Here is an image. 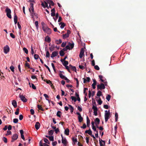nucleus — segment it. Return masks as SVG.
<instances>
[{"instance_id":"obj_39","label":"nucleus","mask_w":146,"mask_h":146,"mask_svg":"<svg viewBox=\"0 0 146 146\" xmlns=\"http://www.w3.org/2000/svg\"><path fill=\"white\" fill-rule=\"evenodd\" d=\"M56 43L57 44H60L62 42V40L60 39L58 40H56Z\"/></svg>"},{"instance_id":"obj_16","label":"nucleus","mask_w":146,"mask_h":146,"mask_svg":"<svg viewBox=\"0 0 146 146\" xmlns=\"http://www.w3.org/2000/svg\"><path fill=\"white\" fill-rule=\"evenodd\" d=\"M62 142L64 145L66 146L68 142L65 138H64V139H62Z\"/></svg>"},{"instance_id":"obj_49","label":"nucleus","mask_w":146,"mask_h":146,"mask_svg":"<svg viewBox=\"0 0 146 146\" xmlns=\"http://www.w3.org/2000/svg\"><path fill=\"white\" fill-rule=\"evenodd\" d=\"M74 80H75L76 81V84H77V86L76 87H78L79 86V81L78 80L77 78H74Z\"/></svg>"},{"instance_id":"obj_32","label":"nucleus","mask_w":146,"mask_h":146,"mask_svg":"<svg viewBox=\"0 0 146 146\" xmlns=\"http://www.w3.org/2000/svg\"><path fill=\"white\" fill-rule=\"evenodd\" d=\"M100 122V120L98 118H96L95 119V124L96 123L98 124H99Z\"/></svg>"},{"instance_id":"obj_21","label":"nucleus","mask_w":146,"mask_h":146,"mask_svg":"<svg viewBox=\"0 0 146 146\" xmlns=\"http://www.w3.org/2000/svg\"><path fill=\"white\" fill-rule=\"evenodd\" d=\"M12 104L14 107L16 108L17 107V103L16 101L15 100H13L12 102Z\"/></svg>"},{"instance_id":"obj_35","label":"nucleus","mask_w":146,"mask_h":146,"mask_svg":"<svg viewBox=\"0 0 146 146\" xmlns=\"http://www.w3.org/2000/svg\"><path fill=\"white\" fill-rule=\"evenodd\" d=\"M78 121L80 122H81L83 120V118L81 116H78Z\"/></svg>"},{"instance_id":"obj_7","label":"nucleus","mask_w":146,"mask_h":146,"mask_svg":"<svg viewBox=\"0 0 146 146\" xmlns=\"http://www.w3.org/2000/svg\"><path fill=\"white\" fill-rule=\"evenodd\" d=\"M99 141L100 146H104L105 145V142L103 140L99 138Z\"/></svg>"},{"instance_id":"obj_14","label":"nucleus","mask_w":146,"mask_h":146,"mask_svg":"<svg viewBox=\"0 0 146 146\" xmlns=\"http://www.w3.org/2000/svg\"><path fill=\"white\" fill-rule=\"evenodd\" d=\"M70 68L73 71L76 72V69L75 66H73L72 65L70 64L69 65Z\"/></svg>"},{"instance_id":"obj_4","label":"nucleus","mask_w":146,"mask_h":146,"mask_svg":"<svg viewBox=\"0 0 146 146\" xmlns=\"http://www.w3.org/2000/svg\"><path fill=\"white\" fill-rule=\"evenodd\" d=\"M5 12L6 13V15L9 18L11 19L12 18L11 15V11L10 9L7 8L5 9Z\"/></svg>"},{"instance_id":"obj_56","label":"nucleus","mask_w":146,"mask_h":146,"mask_svg":"<svg viewBox=\"0 0 146 146\" xmlns=\"http://www.w3.org/2000/svg\"><path fill=\"white\" fill-rule=\"evenodd\" d=\"M80 127L82 128L85 129L86 127V126L85 123H84L82 126H81Z\"/></svg>"},{"instance_id":"obj_34","label":"nucleus","mask_w":146,"mask_h":146,"mask_svg":"<svg viewBox=\"0 0 146 146\" xmlns=\"http://www.w3.org/2000/svg\"><path fill=\"white\" fill-rule=\"evenodd\" d=\"M92 109L94 110V111H98V109L96 106H94V104H92Z\"/></svg>"},{"instance_id":"obj_63","label":"nucleus","mask_w":146,"mask_h":146,"mask_svg":"<svg viewBox=\"0 0 146 146\" xmlns=\"http://www.w3.org/2000/svg\"><path fill=\"white\" fill-rule=\"evenodd\" d=\"M55 132L56 133H58V132H59V130L58 128H56L55 130Z\"/></svg>"},{"instance_id":"obj_45","label":"nucleus","mask_w":146,"mask_h":146,"mask_svg":"<svg viewBox=\"0 0 146 146\" xmlns=\"http://www.w3.org/2000/svg\"><path fill=\"white\" fill-rule=\"evenodd\" d=\"M64 54L65 53L63 50H61L60 52V54L61 56H63Z\"/></svg>"},{"instance_id":"obj_40","label":"nucleus","mask_w":146,"mask_h":146,"mask_svg":"<svg viewBox=\"0 0 146 146\" xmlns=\"http://www.w3.org/2000/svg\"><path fill=\"white\" fill-rule=\"evenodd\" d=\"M62 36L63 38H66L68 37L69 36V35H68V34H66V33L63 35Z\"/></svg>"},{"instance_id":"obj_52","label":"nucleus","mask_w":146,"mask_h":146,"mask_svg":"<svg viewBox=\"0 0 146 146\" xmlns=\"http://www.w3.org/2000/svg\"><path fill=\"white\" fill-rule=\"evenodd\" d=\"M54 131L52 130H51L49 131V134L50 135H52Z\"/></svg>"},{"instance_id":"obj_9","label":"nucleus","mask_w":146,"mask_h":146,"mask_svg":"<svg viewBox=\"0 0 146 146\" xmlns=\"http://www.w3.org/2000/svg\"><path fill=\"white\" fill-rule=\"evenodd\" d=\"M18 138V135L16 134L13 135L12 136V140L11 141L12 142H13L14 141L16 140Z\"/></svg>"},{"instance_id":"obj_8","label":"nucleus","mask_w":146,"mask_h":146,"mask_svg":"<svg viewBox=\"0 0 146 146\" xmlns=\"http://www.w3.org/2000/svg\"><path fill=\"white\" fill-rule=\"evenodd\" d=\"M19 97L21 98V100L24 102H26L27 101V100L23 95H20Z\"/></svg>"},{"instance_id":"obj_59","label":"nucleus","mask_w":146,"mask_h":146,"mask_svg":"<svg viewBox=\"0 0 146 146\" xmlns=\"http://www.w3.org/2000/svg\"><path fill=\"white\" fill-rule=\"evenodd\" d=\"M18 121V120L17 119H13V121L15 123H17Z\"/></svg>"},{"instance_id":"obj_31","label":"nucleus","mask_w":146,"mask_h":146,"mask_svg":"<svg viewBox=\"0 0 146 146\" xmlns=\"http://www.w3.org/2000/svg\"><path fill=\"white\" fill-rule=\"evenodd\" d=\"M72 140L74 143V144H73L74 145L77 142V140L76 138L73 137L72 138Z\"/></svg>"},{"instance_id":"obj_57","label":"nucleus","mask_w":146,"mask_h":146,"mask_svg":"<svg viewBox=\"0 0 146 146\" xmlns=\"http://www.w3.org/2000/svg\"><path fill=\"white\" fill-rule=\"evenodd\" d=\"M10 69L12 71V72H14V66H11L10 68Z\"/></svg>"},{"instance_id":"obj_61","label":"nucleus","mask_w":146,"mask_h":146,"mask_svg":"<svg viewBox=\"0 0 146 146\" xmlns=\"http://www.w3.org/2000/svg\"><path fill=\"white\" fill-rule=\"evenodd\" d=\"M30 112H31V114L32 115H33L34 114V113H35L33 109H31L30 110Z\"/></svg>"},{"instance_id":"obj_51","label":"nucleus","mask_w":146,"mask_h":146,"mask_svg":"<svg viewBox=\"0 0 146 146\" xmlns=\"http://www.w3.org/2000/svg\"><path fill=\"white\" fill-rule=\"evenodd\" d=\"M40 146H46V143H44L42 144V141H41L39 143Z\"/></svg>"},{"instance_id":"obj_62","label":"nucleus","mask_w":146,"mask_h":146,"mask_svg":"<svg viewBox=\"0 0 146 146\" xmlns=\"http://www.w3.org/2000/svg\"><path fill=\"white\" fill-rule=\"evenodd\" d=\"M50 56L49 52L48 51L46 52V57H49Z\"/></svg>"},{"instance_id":"obj_44","label":"nucleus","mask_w":146,"mask_h":146,"mask_svg":"<svg viewBox=\"0 0 146 146\" xmlns=\"http://www.w3.org/2000/svg\"><path fill=\"white\" fill-rule=\"evenodd\" d=\"M71 98L72 100L74 101V102H76L77 101V99L75 97L71 96Z\"/></svg>"},{"instance_id":"obj_53","label":"nucleus","mask_w":146,"mask_h":146,"mask_svg":"<svg viewBox=\"0 0 146 146\" xmlns=\"http://www.w3.org/2000/svg\"><path fill=\"white\" fill-rule=\"evenodd\" d=\"M87 124H90V121L88 116H87Z\"/></svg>"},{"instance_id":"obj_3","label":"nucleus","mask_w":146,"mask_h":146,"mask_svg":"<svg viewBox=\"0 0 146 146\" xmlns=\"http://www.w3.org/2000/svg\"><path fill=\"white\" fill-rule=\"evenodd\" d=\"M110 111H108L107 110L105 111V122H107L109 119L110 116Z\"/></svg>"},{"instance_id":"obj_33","label":"nucleus","mask_w":146,"mask_h":146,"mask_svg":"<svg viewBox=\"0 0 146 146\" xmlns=\"http://www.w3.org/2000/svg\"><path fill=\"white\" fill-rule=\"evenodd\" d=\"M59 24L60 25L61 24L60 27L61 29L63 28L65 25V24L64 23L62 22L59 23Z\"/></svg>"},{"instance_id":"obj_18","label":"nucleus","mask_w":146,"mask_h":146,"mask_svg":"<svg viewBox=\"0 0 146 146\" xmlns=\"http://www.w3.org/2000/svg\"><path fill=\"white\" fill-rule=\"evenodd\" d=\"M93 83L92 84V87L94 89H95L96 88L95 86L97 84V82L95 79H93Z\"/></svg>"},{"instance_id":"obj_47","label":"nucleus","mask_w":146,"mask_h":146,"mask_svg":"<svg viewBox=\"0 0 146 146\" xmlns=\"http://www.w3.org/2000/svg\"><path fill=\"white\" fill-rule=\"evenodd\" d=\"M66 42H63L61 44V46L62 47H64L66 45Z\"/></svg>"},{"instance_id":"obj_12","label":"nucleus","mask_w":146,"mask_h":146,"mask_svg":"<svg viewBox=\"0 0 146 146\" xmlns=\"http://www.w3.org/2000/svg\"><path fill=\"white\" fill-rule=\"evenodd\" d=\"M60 72L59 74V76L62 79H65V78H66L65 76H64L61 73V72L64 73V72L63 71H60Z\"/></svg>"},{"instance_id":"obj_58","label":"nucleus","mask_w":146,"mask_h":146,"mask_svg":"<svg viewBox=\"0 0 146 146\" xmlns=\"http://www.w3.org/2000/svg\"><path fill=\"white\" fill-rule=\"evenodd\" d=\"M38 21H36L35 22V24L36 26V28L37 29H38Z\"/></svg>"},{"instance_id":"obj_28","label":"nucleus","mask_w":146,"mask_h":146,"mask_svg":"<svg viewBox=\"0 0 146 146\" xmlns=\"http://www.w3.org/2000/svg\"><path fill=\"white\" fill-rule=\"evenodd\" d=\"M41 5L45 9L46 8V1H44V2H43L42 1H41Z\"/></svg>"},{"instance_id":"obj_10","label":"nucleus","mask_w":146,"mask_h":146,"mask_svg":"<svg viewBox=\"0 0 146 146\" xmlns=\"http://www.w3.org/2000/svg\"><path fill=\"white\" fill-rule=\"evenodd\" d=\"M84 49L82 48L80 53V54H79V57L80 58H82L83 56V55H84Z\"/></svg>"},{"instance_id":"obj_42","label":"nucleus","mask_w":146,"mask_h":146,"mask_svg":"<svg viewBox=\"0 0 146 146\" xmlns=\"http://www.w3.org/2000/svg\"><path fill=\"white\" fill-rule=\"evenodd\" d=\"M88 90V89L87 88H84V94H85V96H87V93L86 92V91Z\"/></svg>"},{"instance_id":"obj_55","label":"nucleus","mask_w":146,"mask_h":146,"mask_svg":"<svg viewBox=\"0 0 146 146\" xmlns=\"http://www.w3.org/2000/svg\"><path fill=\"white\" fill-rule=\"evenodd\" d=\"M19 109L17 108L16 110V111L15 112V114L16 115H18L19 113Z\"/></svg>"},{"instance_id":"obj_60","label":"nucleus","mask_w":146,"mask_h":146,"mask_svg":"<svg viewBox=\"0 0 146 146\" xmlns=\"http://www.w3.org/2000/svg\"><path fill=\"white\" fill-rule=\"evenodd\" d=\"M3 140L5 143H7V139L6 137H4L3 138Z\"/></svg>"},{"instance_id":"obj_64","label":"nucleus","mask_w":146,"mask_h":146,"mask_svg":"<svg viewBox=\"0 0 146 146\" xmlns=\"http://www.w3.org/2000/svg\"><path fill=\"white\" fill-rule=\"evenodd\" d=\"M10 36L12 38H15V35L12 33H10Z\"/></svg>"},{"instance_id":"obj_54","label":"nucleus","mask_w":146,"mask_h":146,"mask_svg":"<svg viewBox=\"0 0 146 146\" xmlns=\"http://www.w3.org/2000/svg\"><path fill=\"white\" fill-rule=\"evenodd\" d=\"M94 68L96 70H100L99 67L97 65H95V66H94Z\"/></svg>"},{"instance_id":"obj_25","label":"nucleus","mask_w":146,"mask_h":146,"mask_svg":"<svg viewBox=\"0 0 146 146\" xmlns=\"http://www.w3.org/2000/svg\"><path fill=\"white\" fill-rule=\"evenodd\" d=\"M51 41L50 38L48 36H46V42L50 43Z\"/></svg>"},{"instance_id":"obj_23","label":"nucleus","mask_w":146,"mask_h":146,"mask_svg":"<svg viewBox=\"0 0 146 146\" xmlns=\"http://www.w3.org/2000/svg\"><path fill=\"white\" fill-rule=\"evenodd\" d=\"M69 130L68 128L66 129L64 131V133L67 135H69Z\"/></svg>"},{"instance_id":"obj_17","label":"nucleus","mask_w":146,"mask_h":146,"mask_svg":"<svg viewBox=\"0 0 146 146\" xmlns=\"http://www.w3.org/2000/svg\"><path fill=\"white\" fill-rule=\"evenodd\" d=\"M46 83H47L50 85L51 87L52 88H54V87L53 86L52 84V82L49 80H46Z\"/></svg>"},{"instance_id":"obj_48","label":"nucleus","mask_w":146,"mask_h":146,"mask_svg":"<svg viewBox=\"0 0 146 146\" xmlns=\"http://www.w3.org/2000/svg\"><path fill=\"white\" fill-rule=\"evenodd\" d=\"M23 50L24 51L26 54H27L28 53V50L25 47L23 48Z\"/></svg>"},{"instance_id":"obj_38","label":"nucleus","mask_w":146,"mask_h":146,"mask_svg":"<svg viewBox=\"0 0 146 146\" xmlns=\"http://www.w3.org/2000/svg\"><path fill=\"white\" fill-rule=\"evenodd\" d=\"M61 113V112L60 111H58L56 113V115L58 117H61V114H60Z\"/></svg>"},{"instance_id":"obj_5","label":"nucleus","mask_w":146,"mask_h":146,"mask_svg":"<svg viewBox=\"0 0 146 146\" xmlns=\"http://www.w3.org/2000/svg\"><path fill=\"white\" fill-rule=\"evenodd\" d=\"M105 88V85L101 83L100 84H98L97 86V88L98 90L99 89L101 90L102 89H104Z\"/></svg>"},{"instance_id":"obj_37","label":"nucleus","mask_w":146,"mask_h":146,"mask_svg":"<svg viewBox=\"0 0 146 146\" xmlns=\"http://www.w3.org/2000/svg\"><path fill=\"white\" fill-rule=\"evenodd\" d=\"M111 97V95L109 94H108L106 96V99L108 100V101H109Z\"/></svg>"},{"instance_id":"obj_22","label":"nucleus","mask_w":146,"mask_h":146,"mask_svg":"<svg viewBox=\"0 0 146 146\" xmlns=\"http://www.w3.org/2000/svg\"><path fill=\"white\" fill-rule=\"evenodd\" d=\"M68 106L70 108V112L72 113L74 110L73 107L71 105L68 104Z\"/></svg>"},{"instance_id":"obj_29","label":"nucleus","mask_w":146,"mask_h":146,"mask_svg":"<svg viewBox=\"0 0 146 146\" xmlns=\"http://www.w3.org/2000/svg\"><path fill=\"white\" fill-rule=\"evenodd\" d=\"M43 29V30L45 32L46 31V28L44 27L45 23L44 22H42L41 23Z\"/></svg>"},{"instance_id":"obj_20","label":"nucleus","mask_w":146,"mask_h":146,"mask_svg":"<svg viewBox=\"0 0 146 146\" xmlns=\"http://www.w3.org/2000/svg\"><path fill=\"white\" fill-rule=\"evenodd\" d=\"M51 16L52 17H54L55 15V10L54 8L53 9L51 10Z\"/></svg>"},{"instance_id":"obj_26","label":"nucleus","mask_w":146,"mask_h":146,"mask_svg":"<svg viewBox=\"0 0 146 146\" xmlns=\"http://www.w3.org/2000/svg\"><path fill=\"white\" fill-rule=\"evenodd\" d=\"M58 15H59L58 13H57L56 14V15H55V17H53V18L54 19V20L55 22H56V20L58 17Z\"/></svg>"},{"instance_id":"obj_41","label":"nucleus","mask_w":146,"mask_h":146,"mask_svg":"<svg viewBox=\"0 0 146 146\" xmlns=\"http://www.w3.org/2000/svg\"><path fill=\"white\" fill-rule=\"evenodd\" d=\"M68 44V45H69V46H70L71 49H72L73 48L74 45V44L73 43L71 44L70 42H69Z\"/></svg>"},{"instance_id":"obj_30","label":"nucleus","mask_w":146,"mask_h":146,"mask_svg":"<svg viewBox=\"0 0 146 146\" xmlns=\"http://www.w3.org/2000/svg\"><path fill=\"white\" fill-rule=\"evenodd\" d=\"M46 137L48 138L50 141H54V137L53 136H49L46 135Z\"/></svg>"},{"instance_id":"obj_36","label":"nucleus","mask_w":146,"mask_h":146,"mask_svg":"<svg viewBox=\"0 0 146 146\" xmlns=\"http://www.w3.org/2000/svg\"><path fill=\"white\" fill-rule=\"evenodd\" d=\"M29 85L30 87H31H31L33 89H36V87L33 84H31V83L30 82H29Z\"/></svg>"},{"instance_id":"obj_46","label":"nucleus","mask_w":146,"mask_h":146,"mask_svg":"<svg viewBox=\"0 0 146 146\" xmlns=\"http://www.w3.org/2000/svg\"><path fill=\"white\" fill-rule=\"evenodd\" d=\"M99 99L98 100V104L99 105H100L102 104V101L101 100L100 98L99 97Z\"/></svg>"},{"instance_id":"obj_19","label":"nucleus","mask_w":146,"mask_h":146,"mask_svg":"<svg viewBox=\"0 0 146 146\" xmlns=\"http://www.w3.org/2000/svg\"><path fill=\"white\" fill-rule=\"evenodd\" d=\"M40 124L38 122H37L35 125V127L36 129L37 130L40 127Z\"/></svg>"},{"instance_id":"obj_2","label":"nucleus","mask_w":146,"mask_h":146,"mask_svg":"<svg viewBox=\"0 0 146 146\" xmlns=\"http://www.w3.org/2000/svg\"><path fill=\"white\" fill-rule=\"evenodd\" d=\"M54 3L51 0H46V8H48L49 7L51 8V6H53Z\"/></svg>"},{"instance_id":"obj_15","label":"nucleus","mask_w":146,"mask_h":146,"mask_svg":"<svg viewBox=\"0 0 146 146\" xmlns=\"http://www.w3.org/2000/svg\"><path fill=\"white\" fill-rule=\"evenodd\" d=\"M85 133H88L91 136L93 135L92 134V132L90 129H89L88 130H86L85 131Z\"/></svg>"},{"instance_id":"obj_1","label":"nucleus","mask_w":146,"mask_h":146,"mask_svg":"<svg viewBox=\"0 0 146 146\" xmlns=\"http://www.w3.org/2000/svg\"><path fill=\"white\" fill-rule=\"evenodd\" d=\"M30 1V7L29 8V10L30 12V15L34 21L36 19L38 18V17L37 14L34 12L33 1Z\"/></svg>"},{"instance_id":"obj_27","label":"nucleus","mask_w":146,"mask_h":146,"mask_svg":"<svg viewBox=\"0 0 146 146\" xmlns=\"http://www.w3.org/2000/svg\"><path fill=\"white\" fill-rule=\"evenodd\" d=\"M96 95L98 97H100V96H102V92H101V91L100 90L98 91Z\"/></svg>"},{"instance_id":"obj_11","label":"nucleus","mask_w":146,"mask_h":146,"mask_svg":"<svg viewBox=\"0 0 146 146\" xmlns=\"http://www.w3.org/2000/svg\"><path fill=\"white\" fill-rule=\"evenodd\" d=\"M84 80V83H86L87 82H89L90 80V78L89 77H86V78H83Z\"/></svg>"},{"instance_id":"obj_13","label":"nucleus","mask_w":146,"mask_h":146,"mask_svg":"<svg viewBox=\"0 0 146 146\" xmlns=\"http://www.w3.org/2000/svg\"><path fill=\"white\" fill-rule=\"evenodd\" d=\"M58 54V52L57 51L53 52H52L51 55V57L52 58H53L56 56Z\"/></svg>"},{"instance_id":"obj_43","label":"nucleus","mask_w":146,"mask_h":146,"mask_svg":"<svg viewBox=\"0 0 146 146\" xmlns=\"http://www.w3.org/2000/svg\"><path fill=\"white\" fill-rule=\"evenodd\" d=\"M62 64L64 66H67L66 65H67L68 64V61L65 60L64 61V62L62 63Z\"/></svg>"},{"instance_id":"obj_6","label":"nucleus","mask_w":146,"mask_h":146,"mask_svg":"<svg viewBox=\"0 0 146 146\" xmlns=\"http://www.w3.org/2000/svg\"><path fill=\"white\" fill-rule=\"evenodd\" d=\"M9 48L7 45H6L4 47V52L6 54H7L9 52Z\"/></svg>"},{"instance_id":"obj_24","label":"nucleus","mask_w":146,"mask_h":146,"mask_svg":"<svg viewBox=\"0 0 146 146\" xmlns=\"http://www.w3.org/2000/svg\"><path fill=\"white\" fill-rule=\"evenodd\" d=\"M46 33L48 34L51 33V30L50 29L47 27H46Z\"/></svg>"},{"instance_id":"obj_50","label":"nucleus","mask_w":146,"mask_h":146,"mask_svg":"<svg viewBox=\"0 0 146 146\" xmlns=\"http://www.w3.org/2000/svg\"><path fill=\"white\" fill-rule=\"evenodd\" d=\"M34 57L35 59L36 60L39 58V56L38 54H35L34 55Z\"/></svg>"}]
</instances>
